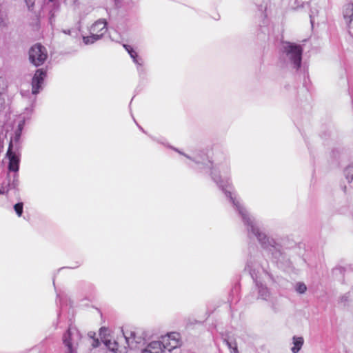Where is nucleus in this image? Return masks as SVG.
Returning <instances> with one entry per match:
<instances>
[{
    "instance_id": "f257e3e1",
    "label": "nucleus",
    "mask_w": 353,
    "mask_h": 353,
    "mask_svg": "<svg viewBox=\"0 0 353 353\" xmlns=\"http://www.w3.org/2000/svg\"><path fill=\"white\" fill-rule=\"evenodd\" d=\"M167 146L188 159L189 162L185 163L191 168L200 172L209 173L212 180L223 192L241 217L248 238H256L261 247L271 253L276 262H282L284 260L281 245L263 231L259 223L248 212L233 190L230 177V163L225 152H216L212 161L204 150L196 151L190 156L176 148L169 145Z\"/></svg>"
},
{
    "instance_id": "f03ea898",
    "label": "nucleus",
    "mask_w": 353,
    "mask_h": 353,
    "mask_svg": "<svg viewBox=\"0 0 353 353\" xmlns=\"http://www.w3.org/2000/svg\"><path fill=\"white\" fill-rule=\"evenodd\" d=\"M245 268L255 283L257 289V299L267 301L273 294L265 283L272 281V276L268 270V263L261 261V257L251 256L248 260Z\"/></svg>"
},
{
    "instance_id": "7ed1b4c3",
    "label": "nucleus",
    "mask_w": 353,
    "mask_h": 353,
    "mask_svg": "<svg viewBox=\"0 0 353 353\" xmlns=\"http://www.w3.org/2000/svg\"><path fill=\"white\" fill-rule=\"evenodd\" d=\"M19 174L6 172L0 176V195L8 199L19 197Z\"/></svg>"
},
{
    "instance_id": "20e7f679",
    "label": "nucleus",
    "mask_w": 353,
    "mask_h": 353,
    "mask_svg": "<svg viewBox=\"0 0 353 353\" xmlns=\"http://www.w3.org/2000/svg\"><path fill=\"white\" fill-rule=\"evenodd\" d=\"M282 57L292 68L298 70L301 66L303 48L300 44L284 41L281 48Z\"/></svg>"
},
{
    "instance_id": "39448f33",
    "label": "nucleus",
    "mask_w": 353,
    "mask_h": 353,
    "mask_svg": "<svg viewBox=\"0 0 353 353\" xmlns=\"http://www.w3.org/2000/svg\"><path fill=\"white\" fill-rule=\"evenodd\" d=\"M81 335L74 327H70L63 335V343L66 347L65 352L77 353V350Z\"/></svg>"
},
{
    "instance_id": "423d86ee",
    "label": "nucleus",
    "mask_w": 353,
    "mask_h": 353,
    "mask_svg": "<svg viewBox=\"0 0 353 353\" xmlns=\"http://www.w3.org/2000/svg\"><path fill=\"white\" fill-rule=\"evenodd\" d=\"M48 58L46 47L41 43H36L29 50V59L31 63L39 67L44 63Z\"/></svg>"
},
{
    "instance_id": "0eeeda50",
    "label": "nucleus",
    "mask_w": 353,
    "mask_h": 353,
    "mask_svg": "<svg viewBox=\"0 0 353 353\" xmlns=\"http://www.w3.org/2000/svg\"><path fill=\"white\" fill-rule=\"evenodd\" d=\"M6 157L8 159L7 172L19 174L21 152L7 150Z\"/></svg>"
},
{
    "instance_id": "6e6552de",
    "label": "nucleus",
    "mask_w": 353,
    "mask_h": 353,
    "mask_svg": "<svg viewBox=\"0 0 353 353\" xmlns=\"http://www.w3.org/2000/svg\"><path fill=\"white\" fill-rule=\"evenodd\" d=\"M46 76V70L40 68L36 70L32 79V93L33 94H37L42 89V84Z\"/></svg>"
},
{
    "instance_id": "1a4fd4ad",
    "label": "nucleus",
    "mask_w": 353,
    "mask_h": 353,
    "mask_svg": "<svg viewBox=\"0 0 353 353\" xmlns=\"http://www.w3.org/2000/svg\"><path fill=\"white\" fill-rule=\"evenodd\" d=\"M343 15L348 28V37L347 39L351 42L352 40L353 41V34L350 30L353 26V3H349L344 6Z\"/></svg>"
},
{
    "instance_id": "9d476101",
    "label": "nucleus",
    "mask_w": 353,
    "mask_h": 353,
    "mask_svg": "<svg viewBox=\"0 0 353 353\" xmlns=\"http://www.w3.org/2000/svg\"><path fill=\"white\" fill-rule=\"evenodd\" d=\"M123 336L128 347L131 349L138 347V345L143 342V338L141 336H138L137 333L134 331H127L126 332H123Z\"/></svg>"
},
{
    "instance_id": "9b49d317",
    "label": "nucleus",
    "mask_w": 353,
    "mask_h": 353,
    "mask_svg": "<svg viewBox=\"0 0 353 353\" xmlns=\"http://www.w3.org/2000/svg\"><path fill=\"white\" fill-rule=\"evenodd\" d=\"M107 31V21L103 19H100L95 21L90 28V32L94 34L103 33V35Z\"/></svg>"
},
{
    "instance_id": "f8f14e48",
    "label": "nucleus",
    "mask_w": 353,
    "mask_h": 353,
    "mask_svg": "<svg viewBox=\"0 0 353 353\" xmlns=\"http://www.w3.org/2000/svg\"><path fill=\"white\" fill-rule=\"evenodd\" d=\"M163 344L159 341H154L150 342L145 349L142 350V353H163Z\"/></svg>"
},
{
    "instance_id": "ddd939ff",
    "label": "nucleus",
    "mask_w": 353,
    "mask_h": 353,
    "mask_svg": "<svg viewBox=\"0 0 353 353\" xmlns=\"http://www.w3.org/2000/svg\"><path fill=\"white\" fill-rule=\"evenodd\" d=\"M266 302L274 313L281 311L282 303L279 296L272 295Z\"/></svg>"
},
{
    "instance_id": "4468645a",
    "label": "nucleus",
    "mask_w": 353,
    "mask_h": 353,
    "mask_svg": "<svg viewBox=\"0 0 353 353\" xmlns=\"http://www.w3.org/2000/svg\"><path fill=\"white\" fill-rule=\"evenodd\" d=\"M21 137L14 134L13 137L10 138L8 150L21 152L22 148Z\"/></svg>"
},
{
    "instance_id": "2eb2a0df",
    "label": "nucleus",
    "mask_w": 353,
    "mask_h": 353,
    "mask_svg": "<svg viewBox=\"0 0 353 353\" xmlns=\"http://www.w3.org/2000/svg\"><path fill=\"white\" fill-rule=\"evenodd\" d=\"M132 58L133 62L137 65V69L139 73L143 72V60L139 57L134 50H131V53L129 54Z\"/></svg>"
},
{
    "instance_id": "dca6fc26",
    "label": "nucleus",
    "mask_w": 353,
    "mask_h": 353,
    "mask_svg": "<svg viewBox=\"0 0 353 353\" xmlns=\"http://www.w3.org/2000/svg\"><path fill=\"white\" fill-rule=\"evenodd\" d=\"M26 112H27V115H26V112L21 115V120L19 121L17 128H21L23 130L24 125L26 124V121L30 120V116L33 112V108H26Z\"/></svg>"
},
{
    "instance_id": "f3484780",
    "label": "nucleus",
    "mask_w": 353,
    "mask_h": 353,
    "mask_svg": "<svg viewBox=\"0 0 353 353\" xmlns=\"http://www.w3.org/2000/svg\"><path fill=\"white\" fill-rule=\"evenodd\" d=\"M26 112H27V115H26V112L21 115V120L19 121L17 128H21L23 130L24 125L26 124V121L30 120V116L33 112V108H26Z\"/></svg>"
},
{
    "instance_id": "a211bd4d",
    "label": "nucleus",
    "mask_w": 353,
    "mask_h": 353,
    "mask_svg": "<svg viewBox=\"0 0 353 353\" xmlns=\"http://www.w3.org/2000/svg\"><path fill=\"white\" fill-rule=\"evenodd\" d=\"M161 342V344H163V349L164 352L168 350L170 352L172 350L176 349L179 345V341L174 340H166V341H163V337H162V341Z\"/></svg>"
},
{
    "instance_id": "6ab92c4d",
    "label": "nucleus",
    "mask_w": 353,
    "mask_h": 353,
    "mask_svg": "<svg viewBox=\"0 0 353 353\" xmlns=\"http://www.w3.org/2000/svg\"><path fill=\"white\" fill-rule=\"evenodd\" d=\"M292 340H293L294 345L291 348V351L293 353H298L301 350V349L303 345V343H304L303 338L301 336H294L292 338Z\"/></svg>"
},
{
    "instance_id": "aec40b11",
    "label": "nucleus",
    "mask_w": 353,
    "mask_h": 353,
    "mask_svg": "<svg viewBox=\"0 0 353 353\" xmlns=\"http://www.w3.org/2000/svg\"><path fill=\"white\" fill-rule=\"evenodd\" d=\"M103 37V33L94 34L90 32V36L83 37V41L85 45H90L101 39Z\"/></svg>"
},
{
    "instance_id": "412c9836",
    "label": "nucleus",
    "mask_w": 353,
    "mask_h": 353,
    "mask_svg": "<svg viewBox=\"0 0 353 353\" xmlns=\"http://www.w3.org/2000/svg\"><path fill=\"white\" fill-rule=\"evenodd\" d=\"M105 345L112 352L121 353V351L119 350V343L116 341H112L111 340L105 339L103 341Z\"/></svg>"
},
{
    "instance_id": "4be33fe9",
    "label": "nucleus",
    "mask_w": 353,
    "mask_h": 353,
    "mask_svg": "<svg viewBox=\"0 0 353 353\" xmlns=\"http://www.w3.org/2000/svg\"><path fill=\"white\" fill-rule=\"evenodd\" d=\"M344 174L349 183L353 180V163L345 169Z\"/></svg>"
},
{
    "instance_id": "5701e85b",
    "label": "nucleus",
    "mask_w": 353,
    "mask_h": 353,
    "mask_svg": "<svg viewBox=\"0 0 353 353\" xmlns=\"http://www.w3.org/2000/svg\"><path fill=\"white\" fill-rule=\"evenodd\" d=\"M295 290L299 294H304L307 290V286L303 282H298L296 283Z\"/></svg>"
},
{
    "instance_id": "b1692460",
    "label": "nucleus",
    "mask_w": 353,
    "mask_h": 353,
    "mask_svg": "<svg viewBox=\"0 0 353 353\" xmlns=\"http://www.w3.org/2000/svg\"><path fill=\"white\" fill-rule=\"evenodd\" d=\"M163 337V341H166V340H170V341L174 340V341H179V334L178 332H171Z\"/></svg>"
},
{
    "instance_id": "393cba45",
    "label": "nucleus",
    "mask_w": 353,
    "mask_h": 353,
    "mask_svg": "<svg viewBox=\"0 0 353 353\" xmlns=\"http://www.w3.org/2000/svg\"><path fill=\"white\" fill-rule=\"evenodd\" d=\"M224 342L229 349H230L231 353H239L236 343L235 342L232 343L229 341L228 339H224Z\"/></svg>"
},
{
    "instance_id": "a878e982",
    "label": "nucleus",
    "mask_w": 353,
    "mask_h": 353,
    "mask_svg": "<svg viewBox=\"0 0 353 353\" xmlns=\"http://www.w3.org/2000/svg\"><path fill=\"white\" fill-rule=\"evenodd\" d=\"M14 210L18 216H21L23 212V203L19 202L14 205Z\"/></svg>"
},
{
    "instance_id": "bb28decb",
    "label": "nucleus",
    "mask_w": 353,
    "mask_h": 353,
    "mask_svg": "<svg viewBox=\"0 0 353 353\" xmlns=\"http://www.w3.org/2000/svg\"><path fill=\"white\" fill-rule=\"evenodd\" d=\"M3 93V92H0V111L4 110L6 107V101Z\"/></svg>"
},
{
    "instance_id": "cd10ccee",
    "label": "nucleus",
    "mask_w": 353,
    "mask_h": 353,
    "mask_svg": "<svg viewBox=\"0 0 353 353\" xmlns=\"http://www.w3.org/2000/svg\"><path fill=\"white\" fill-rule=\"evenodd\" d=\"M349 298H350L349 293H346L341 297L340 301L341 303H344V304H345L347 302L349 301Z\"/></svg>"
},
{
    "instance_id": "c85d7f7f",
    "label": "nucleus",
    "mask_w": 353,
    "mask_h": 353,
    "mask_svg": "<svg viewBox=\"0 0 353 353\" xmlns=\"http://www.w3.org/2000/svg\"><path fill=\"white\" fill-rule=\"evenodd\" d=\"M123 46L129 54L131 53V50H134L131 46L128 44H123Z\"/></svg>"
},
{
    "instance_id": "c756f323",
    "label": "nucleus",
    "mask_w": 353,
    "mask_h": 353,
    "mask_svg": "<svg viewBox=\"0 0 353 353\" xmlns=\"http://www.w3.org/2000/svg\"><path fill=\"white\" fill-rule=\"evenodd\" d=\"M23 129L17 128V129L14 131V134L17 136L21 137Z\"/></svg>"
},
{
    "instance_id": "7c9ffc66",
    "label": "nucleus",
    "mask_w": 353,
    "mask_h": 353,
    "mask_svg": "<svg viewBox=\"0 0 353 353\" xmlns=\"http://www.w3.org/2000/svg\"><path fill=\"white\" fill-rule=\"evenodd\" d=\"M99 345V341L98 339L94 340L92 343L93 347H97Z\"/></svg>"
},
{
    "instance_id": "2f4dec72",
    "label": "nucleus",
    "mask_w": 353,
    "mask_h": 353,
    "mask_svg": "<svg viewBox=\"0 0 353 353\" xmlns=\"http://www.w3.org/2000/svg\"><path fill=\"white\" fill-rule=\"evenodd\" d=\"M27 4L28 5L29 7L30 6H33L34 4V1H32V0H26Z\"/></svg>"
},
{
    "instance_id": "473e14b6",
    "label": "nucleus",
    "mask_w": 353,
    "mask_h": 353,
    "mask_svg": "<svg viewBox=\"0 0 353 353\" xmlns=\"http://www.w3.org/2000/svg\"><path fill=\"white\" fill-rule=\"evenodd\" d=\"M63 32L66 34H71V30H63Z\"/></svg>"
},
{
    "instance_id": "72a5a7b5",
    "label": "nucleus",
    "mask_w": 353,
    "mask_h": 353,
    "mask_svg": "<svg viewBox=\"0 0 353 353\" xmlns=\"http://www.w3.org/2000/svg\"><path fill=\"white\" fill-rule=\"evenodd\" d=\"M114 3H115V5L117 6H119L121 4V0H114Z\"/></svg>"
},
{
    "instance_id": "f704fd0d",
    "label": "nucleus",
    "mask_w": 353,
    "mask_h": 353,
    "mask_svg": "<svg viewBox=\"0 0 353 353\" xmlns=\"http://www.w3.org/2000/svg\"><path fill=\"white\" fill-rule=\"evenodd\" d=\"M138 127L143 132L146 133L141 126L138 125Z\"/></svg>"
},
{
    "instance_id": "c9c22d12",
    "label": "nucleus",
    "mask_w": 353,
    "mask_h": 353,
    "mask_svg": "<svg viewBox=\"0 0 353 353\" xmlns=\"http://www.w3.org/2000/svg\"><path fill=\"white\" fill-rule=\"evenodd\" d=\"M80 265H81V263L77 262V265L75 267H72V268H77V267L80 266Z\"/></svg>"
},
{
    "instance_id": "e433bc0d",
    "label": "nucleus",
    "mask_w": 353,
    "mask_h": 353,
    "mask_svg": "<svg viewBox=\"0 0 353 353\" xmlns=\"http://www.w3.org/2000/svg\"><path fill=\"white\" fill-rule=\"evenodd\" d=\"M103 330H105V328H101V330H100V334L101 335L102 334V332H103Z\"/></svg>"
},
{
    "instance_id": "4c0bfd02",
    "label": "nucleus",
    "mask_w": 353,
    "mask_h": 353,
    "mask_svg": "<svg viewBox=\"0 0 353 353\" xmlns=\"http://www.w3.org/2000/svg\"><path fill=\"white\" fill-rule=\"evenodd\" d=\"M134 123H136V125H138V123H137L136 119H134Z\"/></svg>"
},
{
    "instance_id": "58836bf2",
    "label": "nucleus",
    "mask_w": 353,
    "mask_h": 353,
    "mask_svg": "<svg viewBox=\"0 0 353 353\" xmlns=\"http://www.w3.org/2000/svg\"><path fill=\"white\" fill-rule=\"evenodd\" d=\"M134 123H136V125H138V123H137L136 119H134Z\"/></svg>"
},
{
    "instance_id": "ea45409f",
    "label": "nucleus",
    "mask_w": 353,
    "mask_h": 353,
    "mask_svg": "<svg viewBox=\"0 0 353 353\" xmlns=\"http://www.w3.org/2000/svg\"><path fill=\"white\" fill-rule=\"evenodd\" d=\"M134 123H136V125H138V123H137L136 119H134Z\"/></svg>"
},
{
    "instance_id": "a19ab883",
    "label": "nucleus",
    "mask_w": 353,
    "mask_h": 353,
    "mask_svg": "<svg viewBox=\"0 0 353 353\" xmlns=\"http://www.w3.org/2000/svg\"><path fill=\"white\" fill-rule=\"evenodd\" d=\"M57 297H58L59 299H60V295H59V294H57Z\"/></svg>"
}]
</instances>
